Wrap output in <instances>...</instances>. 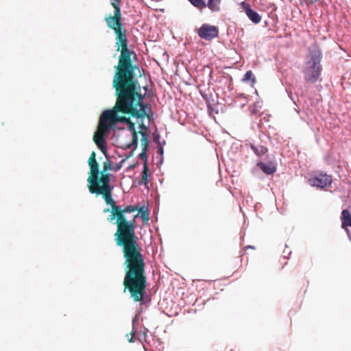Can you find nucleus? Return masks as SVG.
Segmentation results:
<instances>
[{
  "instance_id": "1",
  "label": "nucleus",
  "mask_w": 351,
  "mask_h": 351,
  "mask_svg": "<svg viewBox=\"0 0 351 351\" xmlns=\"http://www.w3.org/2000/svg\"><path fill=\"white\" fill-rule=\"evenodd\" d=\"M136 210L125 213V221H133V229L127 233H119L118 217L117 219V230L114 234L118 246L122 247L125 259V277L123 282L124 292L128 291L130 297L135 302H142L146 293L147 276L145 273V262L141 252V248L138 243V237L135 233L136 221L140 217L144 224L149 221V213L143 208L138 209V206H131Z\"/></svg>"
},
{
  "instance_id": "2",
  "label": "nucleus",
  "mask_w": 351,
  "mask_h": 351,
  "mask_svg": "<svg viewBox=\"0 0 351 351\" xmlns=\"http://www.w3.org/2000/svg\"><path fill=\"white\" fill-rule=\"evenodd\" d=\"M112 85L115 88L117 101L112 110H107L111 124L114 127L118 123H126L129 130L132 134V142L128 147L136 149L138 147V134L135 123L129 118L119 116V113L127 114L137 119L149 117L147 112V105L143 101L144 95L139 93L141 90L139 82L137 78L112 81Z\"/></svg>"
},
{
  "instance_id": "3",
  "label": "nucleus",
  "mask_w": 351,
  "mask_h": 351,
  "mask_svg": "<svg viewBox=\"0 0 351 351\" xmlns=\"http://www.w3.org/2000/svg\"><path fill=\"white\" fill-rule=\"evenodd\" d=\"M108 158V156L106 157ZM90 171L88 173V189L90 193L97 195H101L107 205L111 206V214L108 220L112 221L114 217H118L119 233L128 234L130 230L133 229V221H125V214L136 209L132 206H126L121 208L117 206L112 198L113 186L110 184V174L108 173L110 170H114L112 162L107 158L103 163V169L99 175V166L96 159V154L93 152L88 160ZM110 212L109 208H105L104 213Z\"/></svg>"
},
{
  "instance_id": "4",
  "label": "nucleus",
  "mask_w": 351,
  "mask_h": 351,
  "mask_svg": "<svg viewBox=\"0 0 351 351\" xmlns=\"http://www.w3.org/2000/svg\"><path fill=\"white\" fill-rule=\"evenodd\" d=\"M108 28L112 29L116 36L117 51L121 54L118 64L114 66L115 73L113 81L136 79L138 74L141 76L139 66L134 64L132 58H136L135 52L128 47L127 29L124 27L121 14H113L104 19Z\"/></svg>"
},
{
  "instance_id": "5",
  "label": "nucleus",
  "mask_w": 351,
  "mask_h": 351,
  "mask_svg": "<svg viewBox=\"0 0 351 351\" xmlns=\"http://www.w3.org/2000/svg\"><path fill=\"white\" fill-rule=\"evenodd\" d=\"M112 128L113 125L111 124L109 113L106 110L100 116L97 130L93 136L94 142L106 157L108 156V154L106 146L105 136Z\"/></svg>"
},
{
  "instance_id": "6",
  "label": "nucleus",
  "mask_w": 351,
  "mask_h": 351,
  "mask_svg": "<svg viewBox=\"0 0 351 351\" xmlns=\"http://www.w3.org/2000/svg\"><path fill=\"white\" fill-rule=\"evenodd\" d=\"M311 58L312 63L306 67L304 71V80L308 83H315L322 71V66L320 64L322 54L319 50H313L311 51Z\"/></svg>"
},
{
  "instance_id": "7",
  "label": "nucleus",
  "mask_w": 351,
  "mask_h": 351,
  "mask_svg": "<svg viewBox=\"0 0 351 351\" xmlns=\"http://www.w3.org/2000/svg\"><path fill=\"white\" fill-rule=\"evenodd\" d=\"M311 186L324 189L330 186L332 182V176L326 173H319L308 180Z\"/></svg>"
},
{
  "instance_id": "8",
  "label": "nucleus",
  "mask_w": 351,
  "mask_h": 351,
  "mask_svg": "<svg viewBox=\"0 0 351 351\" xmlns=\"http://www.w3.org/2000/svg\"><path fill=\"white\" fill-rule=\"evenodd\" d=\"M218 32V29L215 26L204 24L199 29L198 35L202 38L210 40L217 37Z\"/></svg>"
},
{
  "instance_id": "9",
  "label": "nucleus",
  "mask_w": 351,
  "mask_h": 351,
  "mask_svg": "<svg viewBox=\"0 0 351 351\" xmlns=\"http://www.w3.org/2000/svg\"><path fill=\"white\" fill-rule=\"evenodd\" d=\"M241 8L245 11L246 15L247 17L254 23H258L261 21V16L259 15L256 12L253 10L250 5L247 3H245V2H242L241 3Z\"/></svg>"
},
{
  "instance_id": "10",
  "label": "nucleus",
  "mask_w": 351,
  "mask_h": 351,
  "mask_svg": "<svg viewBox=\"0 0 351 351\" xmlns=\"http://www.w3.org/2000/svg\"><path fill=\"white\" fill-rule=\"evenodd\" d=\"M341 227L348 234V227H351V213L349 210L345 209L341 212Z\"/></svg>"
},
{
  "instance_id": "11",
  "label": "nucleus",
  "mask_w": 351,
  "mask_h": 351,
  "mask_svg": "<svg viewBox=\"0 0 351 351\" xmlns=\"http://www.w3.org/2000/svg\"><path fill=\"white\" fill-rule=\"evenodd\" d=\"M147 152L142 149V152L140 154V157L143 159V169L142 171V182L145 184H147L148 182L147 176L149 171V167L147 162Z\"/></svg>"
},
{
  "instance_id": "12",
  "label": "nucleus",
  "mask_w": 351,
  "mask_h": 351,
  "mask_svg": "<svg viewBox=\"0 0 351 351\" xmlns=\"http://www.w3.org/2000/svg\"><path fill=\"white\" fill-rule=\"evenodd\" d=\"M260 169L266 174L271 175L276 171V167L272 163L265 164L260 162L258 164Z\"/></svg>"
},
{
  "instance_id": "13",
  "label": "nucleus",
  "mask_w": 351,
  "mask_h": 351,
  "mask_svg": "<svg viewBox=\"0 0 351 351\" xmlns=\"http://www.w3.org/2000/svg\"><path fill=\"white\" fill-rule=\"evenodd\" d=\"M221 0H208L206 6L214 12L220 11V4Z\"/></svg>"
},
{
  "instance_id": "14",
  "label": "nucleus",
  "mask_w": 351,
  "mask_h": 351,
  "mask_svg": "<svg viewBox=\"0 0 351 351\" xmlns=\"http://www.w3.org/2000/svg\"><path fill=\"white\" fill-rule=\"evenodd\" d=\"M251 148L258 156H261L267 152V148L261 145H252Z\"/></svg>"
},
{
  "instance_id": "15",
  "label": "nucleus",
  "mask_w": 351,
  "mask_h": 351,
  "mask_svg": "<svg viewBox=\"0 0 351 351\" xmlns=\"http://www.w3.org/2000/svg\"><path fill=\"white\" fill-rule=\"evenodd\" d=\"M139 133L141 135V141L142 149H143L144 151H147L149 147L148 136L145 132L140 131Z\"/></svg>"
},
{
  "instance_id": "16",
  "label": "nucleus",
  "mask_w": 351,
  "mask_h": 351,
  "mask_svg": "<svg viewBox=\"0 0 351 351\" xmlns=\"http://www.w3.org/2000/svg\"><path fill=\"white\" fill-rule=\"evenodd\" d=\"M243 81L245 82H247L249 81L251 82V85L253 86L256 82V77L254 75L252 71H247L245 74L244 75V77L243 78Z\"/></svg>"
},
{
  "instance_id": "17",
  "label": "nucleus",
  "mask_w": 351,
  "mask_h": 351,
  "mask_svg": "<svg viewBox=\"0 0 351 351\" xmlns=\"http://www.w3.org/2000/svg\"><path fill=\"white\" fill-rule=\"evenodd\" d=\"M195 8L202 10L206 7L204 0H188Z\"/></svg>"
},
{
  "instance_id": "18",
  "label": "nucleus",
  "mask_w": 351,
  "mask_h": 351,
  "mask_svg": "<svg viewBox=\"0 0 351 351\" xmlns=\"http://www.w3.org/2000/svg\"><path fill=\"white\" fill-rule=\"evenodd\" d=\"M110 4L114 8V14H121V0H110Z\"/></svg>"
},
{
  "instance_id": "19",
  "label": "nucleus",
  "mask_w": 351,
  "mask_h": 351,
  "mask_svg": "<svg viewBox=\"0 0 351 351\" xmlns=\"http://www.w3.org/2000/svg\"><path fill=\"white\" fill-rule=\"evenodd\" d=\"M136 331L133 329L129 334L127 335L128 340L130 343L134 342V337L135 335Z\"/></svg>"
},
{
  "instance_id": "20",
  "label": "nucleus",
  "mask_w": 351,
  "mask_h": 351,
  "mask_svg": "<svg viewBox=\"0 0 351 351\" xmlns=\"http://www.w3.org/2000/svg\"><path fill=\"white\" fill-rule=\"evenodd\" d=\"M317 0H300V3L301 5L306 4V5H311L314 3Z\"/></svg>"
},
{
  "instance_id": "21",
  "label": "nucleus",
  "mask_w": 351,
  "mask_h": 351,
  "mask_svg": "<svg viewBox=\"0 0 351 351\" xmlns=\"http://www.w3.org/2000/svg\"><path fill=\"white\" fill-rule=\"evenodd\" d=\"M121 165H119V164H117V165H116V167H115V168H114V171H117V170L120 169H121Z\"/></svg>"
},
{
  "instance_id": "22",
  "label": "nucleus",
  "mask_w": 351,
  "mask_h": 351,
  "mask_svg": "<svg viewBox=\"0 0 351 351\" xmlns=\"http://www.w3.org/2000/svg\"><path fill=\"white\" fill-rule=\"evenodd\" d=\"M160 154H162V153H163V149H162V148H160Z\"/></svg>"
},
{
  "instance_id": "23",
  "label": "nucleus",
  "mask_w": 351,
  "mask_h": 351,
  "mask_svg": "<svg viewBox=\"0 0 351 351\" xmlns=\"http://www.w3.org/2000/svg\"><path fill=\"white\" fill-rule=\"evenodd\" d=\"M246 247H247V248H254V247H253L252 246H251V245H248V246H247Z\"/></svg>"
},
{
  "instance_id": "24",
  "label": "nucleus",
  "mask_w": 351,
  "mask_h": 351,
  "mask_svg": "<svg viewBox=\"0 0 351 351\" xmlns=\"http://www.w3.org/2000/svg\"><path fill=\"white\" fill-rule=\"evenodd\" d=\"M141 128H146L143 124L141 125Z\"/></svg>"
}]
</instances>
